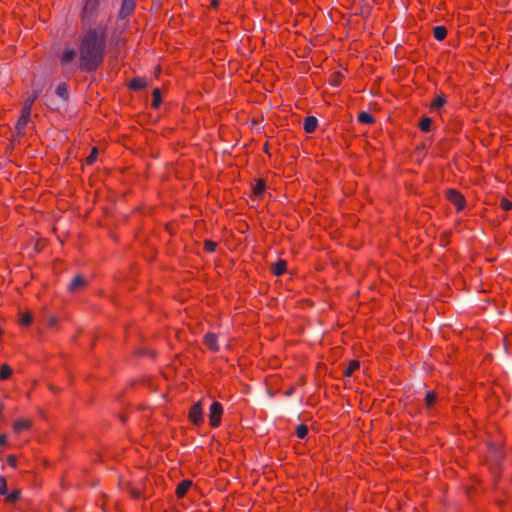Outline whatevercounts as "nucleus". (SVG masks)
<instances>
[{
    "label": "nucleus",
    "mask_w": 512,
    "mask_h": 512,
    "mask_svg": "<svg viewBox=\"0 0 512 512\" xmlns=\"http://www.w3.org/2000/svg\"><path fill=\"white\" fill-rule=\"evenodd\" d=\"M107 34L108 24L104 22H100L84 33L80 42L81 69L93 71L102 62L105 54Z\"/></svg>",
    "instance_id": "1"
},
{
    "label": "nucleus",
    "mask_w": 512,
    "mask_h": 512,
    "mask_svg": "<svg viewBox=\"0 0 512 512\" xmlns=\"http://www.w3.org/2000/svg\"><path fill=\"white\" fill-rule=\"evenodd\" d=\"M223 415V406L221 403L215 401L211 404L209 409V422L214 428L221 424V417Z\"/></svg>",
    "instance_id": "2"
},
{
    "label": "nucleus",
    "mask_w": 512,
    "mask_h": 512,
    "mask_svg": "<svg viewBox=\"0 0 512 512\" xmlns=\"http://www.w3.org/2000/svg\"><path fill=\"white\" fill-rule=\"evenodd\" d=\"M446 198L456 207L457 211H461L465 207V199L463 195L454 189H448L446 191Z\"/></svg>",
    "instance_id": "3"
},
{
    "label": "nucleus",
    "mask_w": 512,
    "mask_h": 512,
    "mask_svg": "<svg viewBox=\"0 0 512 512\" xmlns=\"http://www.w3.org/2000/svg\"><path fill=\"white\" fill-rule=\"evenodd\" d=\"M189 419L195 425H200L203 422L204 417L200 402L195 403L191 407L189 411Z\"/></svg>",
    "instance_id": "4"
},
{
    "label": "nucleus",
    "mask_w": 512,
    "mask_h": 512,
    "mask_svg": "<svg viewBox=\"0 0 512 512\" xmlns=\"http://www.w3.org/2000/svg\"><path fill=\"white\" fill-rule=\"evenodd\" d=\"M31 111L22 108L21 115L17 121L16 129L19 133H22L28 122L30 121Z\"/></svg>",
    "instance_id": "5"
},
{
    "label": "nucleus",
    "mask_w": 512,
    "mask_h": 512,
    "mask_svg": "<svg viewBox=\"0 0 512 512\" xmlns=\"http://www.w3.org/2000/svg\"><path fill=\"white\" fill-rule=\"evenodd\" d=\"M75 56H76V50L74 48H71V47L65 48L61 55V58H60L61 64L64 67L69 66L75 59Z\"/></svg>",
    "instance_id": "6"
},
{
    "label": "nucleus",
    "mask_w": 512,
    "mask_h": 512,
    "mask_svg": "<svg viewBox=\"0 0 512 512\" xmlns=\"http://www.w3.org/2000/svg\"><path fill=\"white\" fill-rule=\"evenodd\" d=\"M203 341L205 346L212 352H217L219 350V346L217 344V336L214 333H207L204 336Z\"/></svg>",
    "instance_id": "7"
},
{
    "label": "nucleus",
    "mask_w": 512,
    "mask_h": 512,
    "mask_svg": "<svg viewBox=\"0 0 512 512\" xmlns=\"http://www.w3.org/2000/svg\"><path fill=\"white\" fill-rule=\"evenodd\" d=\"M192 486V481L191 480H183L181 481L178 485H177V488H176V495L178 498H183L188 490L191 488Z\"/></svg>",
    "instance_id": "8"
},
{
    "label": "nucleus",
    "mask_w": 512,
    "mask_h": 512,
    "mask_svg": "<svg viewBox=\"0 0 512 512\" xmlns=\"http://www.w3.org/2000/svg\"><path fill=\"white\" fill-rule=\"evenodd\" d=\"M317 124H318V120L316 117L308 116L304 120L303 127L307 133H312L316 130Z\"/></svg>",
    "instance_id": "9"
},
{
    "label": "nucleus",
    "mask_w": 512,
    "mask_h": 512,
    "mask_svg": "<svg viewBox=\"0 0 512 512\" xmlns=\"http://www.w3.org/2000/svg\"><path fill=\"white\" fill-rule=\"evenodd\" d=\"M85 279L80 276V275H77L73 278V280L70 282L69 284V290L71 292H75V291H78L79 289H81L82 287L85 286Z\"/></svg>",
    "instance_id": "10"
},
{
    "label": "nucleus",
    "mask_w": 512,
    "mask_h": 512,
    "mask_svg": "<svg viewBox=\"0 0 512 512\" xmlns=\"http://www.w3.org/2000/svg\"><path fill=\"white\" fill-rule=\"evenodd\" d=\"M31 426V422L27 419H19L14 422L13 429L15 432L20 433L24 430L29 429Z\"/></svg>",
    "instance_id": "11"
},
{
    "label": "nucleus",
    "mask_w": 512,
    "mask_h": 512,
    "mask_svg": "<svg viewBox=\"0 0 512 512\" xmlns=\"http://www.w3.org/2000/svg\"><path fill=\"white\" fill-rule=\"evenodd\" d=\"M134 9V0H123L120 15L122 17L127 16Z\"/></svg>",
    "instance_id": "12"
},
{
    "label": "nucleus",
    "mask_w": 512,
    "mask_h": 512,
    "mask_svg": "<svg viewBox=\"0 0 512 512\" xmlns=\"http://www.w3.org/2000/svg\"><path fill=\"white\" fill-rule=\"evenodd\" d=\"M286 267H287V263L285 260H278L274 265H273V273L276 275V276H280L282 274H284L286 272Z\"/></svg>",
    "instance_id": "13"
},
{
    "label": "nucleus",
    "mask_w": 512,
    "mask_h": 512,
    "mask_svg": "<svg viewBox=\"0 0 512 512\" xmlns=\"http://www.w3.org/2000/svg\"><path fill=\"white\" fill-rule=\"evenodd\" d=\"M434 38L438 41H442L446 38L447 30L443 26H436L433 30Z\"/></svg>",
    "instance_id": "14"
},
{
    "label": "nucleus",
    "mask_w": 512,
    "mask_h": 512,
    "mask_svg": "<svg viewBox=\"0 0 512 512\" xmlns=\"http://www.w3.org/2000/svg\"><path fill=\"white\" fill-rule=\"evenodd\" d=\"M98 6V0H86L84 5L85 15L92 14Z\"/></svg>",
    "instance_id": "15"
},
{
    "label": "nucleus",
    "mask_w": 512,
    "mask_h": 512,
    "mask_svg": "<svg viewBox=\"0 0 512 512\" xmlns=\"http://www.w3.org/2000/svg\"><path fill=\"white\" fill-rule=\"evenodd\" d=\"M265 191V183L263 180H258L253 186V194L257 197L261 196Z\"/></svg>",
    "instance_id": "16"
},
{
    "label": "nucleus",
    "mask_w": 512,
    "mask_h": 512,
    "mask_svg": "<svg viewBox=\"0 0 512 512\" xmlns=\"http://www.w3.org/2000/svg\"><path fill=\"white\" fill-rule=\"evenodd\" d=\"M12 375V369L8 364H3L0 369V379L6 380Z\"/></svg>",
    "instance_id": "17"
},
{
    "label": "nucleus",
    "mask_w": 512,
    "mask_h": 512,
    "mask_svg": "<svg viewBox=\"0 0 512 512\" xmlns=\"http://www.w3.org/2000/svg\"><path fill=\"white\" fill-rule=\"evenodd\" d=\"M445 103H446L445 97L443 95H439L431 103V109L437 110V109L441 108Z\"/></svg>",
    "instance_id": "18"
},
{
    "label": "nucleus",
    "mask_w": 512,
    "mask_h": 512,
    "mask_svg": "<svg viewBox=\"0 0 512 512\" xmlns=\"http://www.w3.org/2000/svg\"><path fill=\"white\" fill-rule=\"evenodd\" d=\"M360 368V363L359 361L357 360H353L349 363L348 367L346 368L345 370V375L346 376H351L353 374V372H355L356 370H358Z\"/></svg>",
    "instance_id": "19"
},
{
    "label": "nucleus",
    "mask_w": 512,
    "mask_h": 512,
    "mask_svg": "<svg viewBox=\"0 0 512 512\" xmlns=\"http://www.w3.org/2000/svg\"><path fill=\"white\" fill-rule=\"evenodd\" d=\"M358 121L361 123H364V124H371V123H373L374 118L371 114H369L367 112H361L358 115Z\"/></svg>",
    "instance_id": "20"
},
{
    "label": "nucleus",
    "mask_w": 512,
    "mask_h": 512,
    "mask_svg": "<svg viewBox=\"0 0 512 512\" xmlns=\"http://www.w3.org/2000/svg\"><path fill=\"white\" fill-rule=\"evenodd\" d=\"M4 496H5L6 501H8V502H15L20 497V490L15 489V490H12L11 492L7 491V494L4 495Z\"/></svg>",
    "instance_id": "21"
},
{
    "label": "nucleus",
    "mask_w": 512,
    "mask_h": 512,
    "mask_svg": "<svg viewBox=\"0 0 512 512\" xmlns=\"http://www.w3.org/2000/svg\"><path fill=\"white\" fill-rule=\"evenodd\" d=\"M36 98H37V94H36V93H34V94H32V95H29V96L25 99V101H24V104H23V107H22V108H24V109H27V110H30V111H31V110H32V106H33V104H34V102H35Z\"/></svg>",
    "instance_id": "22"
},
{
    "label": "nucleus",
    "mask_w": 512,
    "mask_h": 512,
    "mask_svg": "<svg viewBox=\"0 0 512 512\" xmlns=\"http://www.w3.org/2000/svg\"><path fill=\"white\" fill-rule=\"evenodd\" d=\"M431 125H432V120L431 118H428V117H425L423 118L420 123H419V127L422 131L424 132H427L430 130L431 128Z\"/></svg>",
    "instance_id": "23"
},
{
    "label": "nucleus",
    "mask_w": 512,
    "mask_h": 512,
    "mask_svg": "<svg viewBox=\"0 0 512 512\" xmlns=\"http://www.w3.org/2000/svg\"><path fill=\"white\" fill-rule=\"evenodd\" d=\"M307 434L308 428L306 425L301 424L296 428V435L298 438L303 439L307 436Z\"/></svg>",
    "instance_id": "24"
},
{
    "label": "nucleus",
    "mask_w": 512,
    "mask_h": 512,
    "mask_svg": "<svg viewBox=\"0 0 512 512\" xmlns=\"http://www.w3.org/2000/svg\"><path fill=\"white\" fill-rule=\"evenodd\" d=\"M436 402V394L434 392H428L425 397V403L428 408L432 407Z\"/></svg>",
    "instance_id": "25"
},
{
    "label": "nucleus",
    "mask_w": 512,
    "mask_h": 512,
    "mask_svg": "<svg viewBox=\"0 0 512 512\" xmlns=\"http://www.w3.org/2000/svg\"><path fill=\"white\" fill-rule=\"evenodd\" d=\"M129 86L132 89H141L145 86V81L143 79H133Z\"/></svg>",
    "instance_id": "26"
},
{
    "label": "nucleus",
    "mask_w": 512,
    "mask_h": 512,
    "mask_svg": "<svg viewBox=\"0 0 512 512\" xmlns=\"http://www.w3.org/2000/svg\"><path fill=\"white\" fill-rule=\"evenodd\" d=\"M161 102V94L159 89H154L153 91V103L152 106L157 108Z\"/></svg>",
    "instance_id": "27"
},
{
    "label": "nucleus",
    "mask_w": 512,
    "mask_h": 512,
    "mask_svg": "<svg viewBox=\"0 0 512 512\" xmlns=\"http://www.w3.org/2000/svg\"><path fill=\"white\" fill-rule=\"evenodd\" d=\"M97 154H98V150H97V148H93V149H92V151H91V153H90V154L88 155V157L86 158V163H87L88 165L93 164V163L96 161V159H97Z\"/></svg>",
    "instance_id": "28"
},
{
    "label": "nucleus",
    "mask_w": 512,
    "mask_h": 512,
    "mask_svg": "<svg viewBox=\"0 0 512 512\" xmlns=\"http://www.w3.org/2000/svg\"><path fill=\"white\" fill-rule=\"evenodd\" d=\"M56 94L61 97V98H66L67 97V87L65 84H61L57 87L56 89Z\"/></svg>",
    "instance_id": "29"
},
{
    "label": "nucleus",
    "mask_w": 512,
    "mask_h": 512,
    "mask_svg": "<svg viewBox=\"0 0 512 512\" xmlns=\"http://www.w3.org/2000/svg\"><path fill=\"white\" fill-rule=\"evenodd\" d=\"M32 322V315L30 313H25L21 316L20 323L23 326H28Z\"/></svg>",
    "instance_id": "30"
},
{
    "label": "nucleus",
    "mask_w": 512,
    "mask_h": 512,
    "mask_svg": "<svg viewBox=\"0 0 512 512\" xmlns=\"http://www.w3.org/2000/svg\"><path fill=\"white\" fill-rule=\"evenodd\" d=\"M7 484H6V480L4 478V476H1L0 475V495L1 496H4L7 494Z\"/></svg>",
    "instance_id": "31"
},
{
    "label": "nucleus",
    "mask_w": 512,
    "mask_h": 512,
    "mask_svg": "<svg viewBox=\"0 0 512 512\" xmlns=\"http://www.w3.org/2000/svg\"><path fill=\"white\" fill-rule=\"evenodd\" d=\"M500 207L505 211H509L512 209V202L508 199L503 198L500 201Z\"/></svg>",
    "instance_id": "32"
},
{
    "label": "nucleus",
    "mask_w": 512,
    "mask_h": 512,
    "mask_svg": "<svg viewBox=\"0 0 512 512\" xmlns=\"http://www.w3.org/2000/svg\"><path fill=\"white\" fill-rule=\"evenodd\" d=\"M204 246H205V249L209 252H213L215 250V247H216V243L212 242V241H205L204 243Z\"/></svg>",
    "instance_id": "33"
},
{
    "label": "nucleus",
    "mask_w": 512,
    "mask_h": 512,
    "mask_svg": "<svg viewBox=\"0 0 512 512\" xmlns=\"http://www.w3.org/2000/svg\"><path fill=\"white\" fill-rule=\"evenodd\" d=\"M7 464L13 468L17 466V459L14 455H9L7 457Z\"/></svg>",
    "instance_id": "34"
},
{
    "label": "nucleus",
    "mask_w": 512,
    "mask_h": 512,
    "mask_svg": "<svg viewBox=\"0 0 512 512\" xmlns=\"http://www.w3.org/2000/svg\"><path fill=\"white\" fill-rule=\"evenodd\" d=\"M7 443V436L5 434L0 435V446H4Z\"/></svg>",
    "instance_id": "35"
},
{
    "label": "nucleus",
    "mask_w": 512,
    "mask_h": 512,
    "mask_svg": "<svg viewBox=\"0 0 512 512\" xmlns=\"http://www.w3.org/2000/svg\"><path fill=\"white\" fill-rule=\"evenodd\" d=\"M57 320L55 317H51L50 320H49V325L50 326H54L56 324Z\"/></svg>",
    "instance_id": "36"
},
{
    "label": "nucleus",
    "mask_w": 512,
    "mask_h": 512,
    "mask_svg": "<svg viewBox=\"0 0 512 512\" xmlns=\"http://www.w3.org/2000/svg\"><path fill=\"white\" fill-rule=\"evenodd\" d=\"M211 6L216 8L218 6V0H212Z\"/></svg>",
    "instance_id": "37"
}]
</instances>
